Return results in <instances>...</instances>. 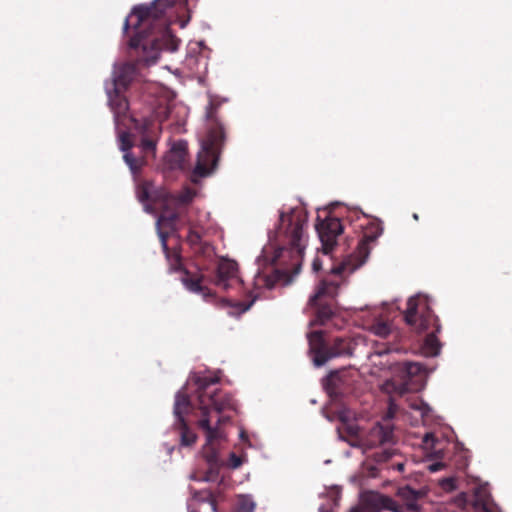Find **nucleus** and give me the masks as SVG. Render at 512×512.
<instances>
[{
	"label": "nucleus",
	"instance_id": "nucleus-34",
	"mask_svg": "<svg viewBox=\"0 0 512 512\" xmlns=\"http://www.w3.org/2000/svg\"><path fill=\"white\" fill-rule=\"evenodd\" d=\"M229 462H230V466L232 468H238L242 464V459H241V457H239L235 453H231L230 454V458H229Z\"/></svg>",
	"mask_w": 512,
	"mask_h": 512
},
{
	"label": "nucleus",
	"instance_id": "nucleus-42",
	"mask_svg": "<svg viewBox=\"0 0 512 512\" xmlns=\"http://www.w3.org/2000/svg\"><path fill=\"white\" fill-rule=\"evenodd\" d=\"M449 485H450V491H451L452 489H454V482H453L452 478H450Z\"/></svg>",
	"mask_w": 512,
	"mask_h": 512
},
{
	"label": "nucleus",
	"instance_id": "nucleus-6",
	"mask_svg": "<svg viewBox=\"0 0 512 512\" xmlns=\"http://www.w3.org/2000/svg\"><path fill=\"white\" fill-rule=\"evenodd\" d=\"M404 320L416 332H424L430 327L435 326L438 331L436 318L429 307L428 300L424 296H414L409 298L407 309L404 313Z\"/></svg>",
	"mask_w": 512,
	"mask_h": 512
},
{
	"label": "nucleus",
	"instance_id": "nucleus-23",
	"mask_svg": "<svg viewBox=\"0 0 512 512\" xmlns=\"http://www.w3.org/2000/svg\"><path fill=\"white\" fill-rule=\"evenodd\" d=\"M123 91L114 88L113 93H109V104L117 119L125 116L129 107L128 100L122 94Z\"/></svg>",
	"mask_w": 512,
	"mask_h": 512
},
{
	"label": "nucleus",
	"instance_id": "nucleus-21",
	"mask_svg": "<svg viewBox=\"0 0 512 512\" xmlns=\"http://www.w3.org/2000/svg\"><path fill=\"white\" fill-rule=\"evenodd\" d=\"M203 232V227L190 224L186 241L196 253L204 254L210 247L208 243L202 240Z\"/></svg>",
	"mask_w": 512,
	"mask_h": 512
},
{
	"label": "nucleus",
	"instance_id": "nucleus-10",
	"mask_svg": "<svg viewBox=\"0 0 512 512\" xmlns=\"http://www.w3.org/2000/svg\"><path fill=\"white\" fill-rule=\"evenodd\" d=\"M317 220L315 228L322 245V252L330 254L337 245L338 237L343 233V225L336 217H326L324 220L318 218Z\"/></svg>",
	"mask_w": 512,
	"mask_h": 512
},
{
	"label": "nucleus",
	"instance_id": "nucleus-38",
	"mask_svg": "<svg viewBox=\"0 0 512 512\" xmlns=\"http://www.w3.org/2000/svg\"><path fill=\"white\" fill-rule=\"evenodd\" d=\"M459 506L463 505L466 502V495L463 493L460 495V498L456 500Z\"/></svg>",
	"mask_w": 512,
	"mask_h": 512
},
{
	"label": "nucleus",
	"instance_id": "nucleus-17",
	"mask_svg": "<svg viewBox=\"0 0 512 512\" xmlns=\"http://www.w3.org/2000/svg\"><path fill=\"white\" fill-rule=\"evenodd\" d=\"M137 67L133 63H123L115 67L114 70V88L125 90L135 78Z\"/></svg>",
	"mask_w": 512,
	"mask_h": 512
},
{
	"label": "nucleus",
	"instance_id": "nucleus-7",
	"mask_svg": "<svg viewBox=\"0 0 512 512\" xmlns=\"http://www.w3.org/2000/svg\"><path fill=\"white\" fill-rule=\"evenodd\" d=\"M224 140L222 127L209 131L207 140L203 142L202 149L198 153L194 174L199 177L207 176L216 166L218 161L219 147Z\"/></svg>",
	"mask_w": 512,
	"mask_h": 512
},
{
	"label": "nucleus",
	"instance_id": "nucleus-12",
	"mask_svg": "<svg viewBox=\"0 0 512 512\" xmlns=\"http://www.w3.org/2000/svg\"><path fill=\"white\" fill-rule=\"evenodd\" d=\"M423 448L430 453L431 457L435 459L428 465L430 472H437L446 466L444 461L445 458V444L436 438L434 433L428 432L423 436L422 439Z\"/></svg>",
	"mask_w": 512,
	"mask_h": 512
},
{
	"label": "nucleus",
	"instance_id": "nucleus-27",
	"mask_svg": "<svg viewBox=\"0 0 512 512\" xmlns=\"http://www.w3.org/2000/svg\"><path fill=\"white\" fill-rule=\"evenodd\" d=\"M256 503L248 495H240L237 498L233 512H254Z\"/></svg>",
	"mask_w": 512,
	"mask_h": 512
},
{
	"label": "nucleus",
	"instance_id": "nucleus-24",
	"mask_svg": "<svg viewBox=\"0 0 512 512\" xmlns=\"http://www.w3.org/2000/svg\"><path fill=\"white\" fill-rule=\"evenodd\" d=\"M397 496L405 502V506L401 505L403 507V512H405V509L411 510V511H417L418 510V504L417 501L420 498V493L414 489H412L409 486L400 487L397 491Z\"/></svg>",
	"mask_w": 512,
	"mask_h": 512
},
{
	"label": "nucleus",
	"instance_id": "nucleus-28",
	"mask_svg": "<svg viewBox=\"0 0 512 512\" xmlns=\"http://www.w3.org/2000/svg\"><path fill=\"white\" fill-rule=\"evenodd\" d=\"M371 332L380 338H387L393 332L392 326L385 321L377 320L370 328Z\"/></svg>",
	"mask_w": 512,
	"mask_h": 512
},
{
	"label": "nucleus",
	"instance_id": "nucleus-5",
	"mask_svg": "<svg viewBox=\"0 0 512 512\" xmlns=\"http://www.w3.org/2000/svg\"><path fill=\"white\" fill-rule=\"evenodd\" d=\"M308 342L313 363L317 367L323 366L333 358L352 357L357 345L352 337H326L323 331L309 333Z\"/></svg>",
	"mask_w": 512,
	"mask_h": 512
},
{
	"label": "nucleus",
	"instance_id": "nucleus-3",
	"mask_svg": "<svg viewBox=\"0 0 512 512\" xmlns=\"http://www.w3.org/2000/svg\"><path fill=\"white\" fill-rule=\"evenodd\" d=\"M217 382L218 378L210 377H199L196 380L198 409L201 412V418L197 425L205 434L204 448L209 450L207 452L209 460L216 457V445L225 438L223 425L230 421L228 416H218L216 424L213 426L211 410L220 414L225 410L236 409L235 400L229 393L213 387Z\"/></svg>",
	"mask_w": 512,
	"mask_h": 512
},
{
	"label": "nucleus",
	"instance_id": "nucleus-40",
	"mask_svg": "<svg viewBox=\"0 0 512 512\" xmlns=\"http://www.w3.org/2000/svg\"><path fill=\"white\" fill-rule=\"evenodd\" d=\"M348 432H349L350 435H356L357 434L356 428L353 427V426H349L348 427Z\"/></svg>",
	"mask_w": 512,
	"mask_h": 512
},
{
	"label": "nucleus",
	"instance_id": "nucleus-18",
	"mask_svg": "<svg viewBox=\"0 0 512 512\" xmlns=\"http://www.w3.org/2000/svg\"><path fill=\"white\" fill-rule=\"evenodd\" d=\"M133 146L131 136L127 132H123L120 135V149L125 152L123 158L126 164L129 166L131 172L136 174L140 171L145 161L143 157H136L128 150Z\"/></svg>",
	"mask_w": 512,
	"mask_h": 512
},
{
	"label": "nucleus",
	"instance_id": "nucleus-19",
	"mask_svg": "<svg viewBox=\"0 0 512 512\" xmlns=\"http://www.w3.org/2000/svg\"><path fill=\"white\" fill-rule=\"evenodd\" d=\"M381 232L382 229L379 225H372L369 230L364 233L357 246V252L361 258L359 265H362L366 261L370 253L369 245L380 236Z\"/></svg>",
	"mask_w": 512,
	"mask_h": 512
},
{
	"label": "nucleus",
	"instance_id": "nucleus-31",
	"mask_svg": "<svg viewBox=\"0 0 512 512\" xmlns=\"http://www.w3.org/2000/svg\"><path fill=\"white\" fill-rule=\"evenodd\" d=\"M398 406L390 399L388 409L383 417V423H390V420L396 416Z\"/></svg>",
	"mask_w": 512,
	"mask_h": 512
},
{
	"label": "nucleus",
	"instance_id": "nucleus-26",
	"mask_svg": "<svg viewBox=\"0 0 512 512\" xmlns=\"http://www.w3.org/2000/svg\"><path fill=\"white\" fill-rule=\"evenodd\" d=\"M160 240H161V245H162L163 251L166 255V258L170 262L171 267L174 270H178L181 267L180 255L175 251L174 252L170 251V249L167 245V234L166 233L160 232Z\"/></svg>",
	"mask_w": 512,
	"mask_h": 512
},
{
	"label": "nucleus",
	"instance_id": "nucleus-15",
	"mask_svg": "<svg viewBox=\"0 0 512 512\" xmlns=\"http://www.w3.org/2000/svg\"><path fill=\"white\" fill-rule=\"evenodd\" d=\"M238 264L233 260L223 259L217 267L216 284L228 289L231 282H238Z\"/></svg>",
	"mask_w": 512,
	"mask_h": 512
},
{
	"label": "nucleus",
	"instance_id": "nucleus-11",
	"mask_svg": "<svg viewBox=\"0 0 512 512\" xmlns=\"http://www.w3.org/2000/svg\"><path fill=\"white\" fill-rule=\"evenodd\" d=\"M382 510L403 512V507L387 495L373 493L366 499L364 505L354 507L350 512H380Z\"/></svg>",
	"mask_w": 512,
	"mask_h": 512
},
{
	"label": "nucleus",
	"instance_id": "nucleus-9",
	"mask_svg": "<svg viewBox=\"0 0 512 512\" xmlns=\"http://www.w3.org/2000/svg\"><path fill=\"white\" fill-rule=\"evenodd\" d=\"M191 409V402L188 395L184 392H178L175 396L174 415L176 425L179 429L180 440L183 446H191L196 442V434L189 428L184 415Z\"/></svg>",
	"mask_w": 512,
	"mask_h": 512
},
{
	"label": "nucleus",
	"instance_id": "nucleus-37",
	"mask_svg": "<svg viewBox=\"0 0 512 512\" xmlns=\"http://www.w3.org/2000/svg\"><path fill=\"white\" fill-rule=\"evenodd\" d=\"M192 200V196L190 194L182 195L179 197V201L181 203H189Z\"/></svg>",
	"mask_w": 512,
	"mask_h": 512
},
{
	"label": "nucleus",
	"instance_id": "nucleus-1",
	"mask_svg": "<svg viewBox=\"0 0 512 512\" xmlns=\"http://www.w3.org/2000/svg\"><path fill=\"white\" fill-rule=\"evenodd\" d=\"M170 6L167 0H155L151 5L135 7L123 25L127 33L131 25L135 34L129 40L131 48L142 47L145 61L154 64L162 50L174 52L178 49L180 40L170 31L163 19L165 11Z\"/></svg>",
	"mask_w": 512,
	"mask_h": 512
},
{
	"label": "nucleus",
	"instance_id": "nucleus-33",
	"mask_svg": "<svg viewBox=\"0 0 512 512\" xmlns=\"http://www.w3.org/2000/svg\"><path fill=\"white\" fill-rule=\"evenodd\" d=\"M137 196L140 202L149 200V191L146 186H141L137 191Z\"/></svg>",
	"mask_w": 512,
	"mask_h": 512
},
{
	"label": "nucleus",
	"instance_id": "nucleus-29",
	"mask_svg": "<svg viewBox=\"0 0 512 512\" xmlns=\"http://www.w3.org/2000/svg\"><path fill=\"white\" fill-rule=\"evenodd\" d=\"M178 218L177 212L164 210L158 218V223L173 229Z\"/></svg>",
	"mask_w": 512,
	"mask_h": 512
},
{
	"label": "nucleus",
	"instance_id": "nucleus-36",
	"mask_svg": "<svg viewBox=\"0 0 512 512\" xmlns=\"http://www.w3.org/2000/svg\"><path fill=\"white\" fill-rule=\"evenodd\" d=\"M339 379L338 372H332L329 376V381L332 385H336V381Z\"/></svg>",
	"mask_w": 512,
	"mask_h": 512
},
{
	"label": "nucleus",
	"instance_id": "nucleus-4",
	"mask_svg": "<svg viewBox=\"0 0 512 512\" xmlns=\"http://www.w3.org/2000/svg\"><path fill=\"white\" fill-rule=\"evenodd\" d=\"M348 269V264L343 262L331 269L328 276L319 281L314 294L310 296L308 306L314 310L319 325H325L337 312V297L339 289L344 283L343 273Z\"/></svg>",
	"mask_w": 512,
	"mask_h": 512
},
{
	"label": "nucleus",
	"instance_id": "nucleus-39",
	"mask_svg": "<svg viewBox=\"0 0 512 512\" xmlns=\"http://www.w3.org/2000/svg\"><path fill=\"white\" fill-rule=\"evenodd\" d=\"M320 268H321V264H320V262H319L318 260H315V261L313 262V269H314L315 271H318Z\"/></svg>",
	"mask_w": 512,
	"mask_h": 512
},
{
	"label": "nucleus",
	"instance_id": "nucleus-13",
	"mask_svg": "<svg viewBox=\"0 0 512 512\" xmlns=\"http://www.w3.org/2000/svg\"><path fill=\"white\" fill-rule=\"evenodd\" d=\"M426 376L425 367L418 362H406L401 369V391L416 390L422 384Z\"/></svg>",
	"mask_w": 512,
	"mask_h": 512
},
{
	"label": "nucleus",
	"instance_id": "nucleus-20",
	"mask_svg": "<svg viewBox=\"0 0 512 512\" xmlns=\"http://www.w3.org/2000/svg\"><path fill=\"white\" fill-rule=\"evenodd\" d=\"M181 280L189 291L202 294L204 297L211 296L209 289L202 285L203 276L200 273L184 270Z\"/></svg>",
	"mask_w": 512,
	"mask_h": 512
},
{
	"label": "nucleus",
	"instance_id": "nucleus-14",
	"mask_svg": "<svg viewBox=\"0 0 512 512\" xmlns=\"http://www.w3.org/2000/svg\"><path fill=\"white\" fill-rule=\"evenodd\" d=\"M187 143L178 141L173 144L170 151L165 156V165L170 170L187 169Z\"/></svg>",
	"mask_w": 512,
	"mask_h": 512
},
{
	"label": "nucleus",
	"instance_id": "nucleus-25",
	"mask_svg": "<svg viewBox=\"0 0 512 512\" xmlns=\"http://www.w3.org/2000/svg\"><path fill=\"white\" fill-rule=\"evenodd\" d=\"M441 345L435 335V331L428 333L421 346L422 353L427 357H434L439 354Z\"/></svg>",
	"mask_w": 512,
	"mask_h": 512
},
{
	"label": "nucleus",
	"instance_id": "nucleus-30",
	"mask_svg": "<svg viewBox=\"0 0 512 512\" xmlns=\"http://www.w3.org/2000/svg\"><path fill=\"white\" fill-rule=\"evenodd\" d=\"M456 454H460L461 463L459 464V468H465L467 466L468 460V451L464 449L463 445L460 443H456L454 447Z\"/></svg>",
	"mask_w": 512,
	"mask_h": 512
},
{
	"label": "nucleus",
	"instance_id": "nucleus-32",
	"mask_svg": "<svg viewBox=\"0 0 512 512\" xmlns=\"http://www.w3.org/2000/svg\"><path fill=\"white\" fill-rule=\"evenodd\" d=\"M156 149V142L153 139L143 138L141 140V150L145 153L154 154Z\"/></svg>",
	"mask_w": 512,
	"mask_h": 512
},
{
	"label": "nucleus",
	"instance_id": "nucleus-2",
	"mask_svg": "<svg viewBox=\"0 0 512 512\" xmlns=\"http://www.w3.org/2000/svg\"><path fill=\"white\" fill-rule=\"evenodd\" d=\"M307 221V212L302 208H294L280 215L277 230L279 247L275 251L273 263L277 266V279L285 284H289L300 272L307 244Z\"/></svg>",
	"mask_w": 512,
	"mask_h": 512
},
{
	"label": "nucleus",
	"instance_id": "nucleus-22",
	"mask_svg": "<svg viewBox=\"0 0 512 512\" xmlns=\"http://www.w3.org/2000/svg\"><path fill=\"white\" fill-rule=\"evenodd\" d=\"M408 407L411 409L416 420H421L423 425H426L431 419V408L427 403L417 396L408 400Z\"/></svg>",
	"mask_w": 512,
	"mask_h": 512
},
{
	"label": "nucleus",
	"instance_id": "nucleus-41",
	"mask_svg": "<svg viewBox=\"0 0 512 512\" xmlns=\"http://www.w3.org/2000/svg\"><path fill=\"white\" fill-rule=\"evenodd\" d=\"M441 484H442L443 486H444L445 484H447V485H448V477H444V478H442V480H441Z\"/></svg>",
	"mask_w": 512,
	"mask_h": 512
},
{
	"label": "nucleus",
	"instance_id": "nucleus-35",
	"mask_svg": "<svg viewBox=\"0 0 512 512\" xmlns=\"http://www.w3.org/2000/svg\"><path fill=\"white\" fill-rule=\"evenodd\" d=\"M216 111H217V106L212 104V103H210L208 108H207V111H206L207 119L211 120V121H214L215 120Z\"/></svg>",
	"mask_w": 512,
	"mask_h": 512
},
{
	"label": "nucleus",
	"instance_id": "nucleus-16",
	"mask_svg": "<svg viewBox=\"0 0 512 512\" xmlns=\"http://www.w3.org/2000/svg\"><path fill=\"white\" fill-rule=\"evenodd\" d=\"M473 507L476 511L502 512L501 508L491 498L488 486L480 485L474 491Z\"/></svg>",
	"mask_w": 512,
	"mask_h": 512
},
{
	"label": "nucleus",
	"instance_id": "nucleus-8",
	"mask_svg": "<svg viewBox=\"0 0 512 512\" xmlns=\"http://www.w3.org/2000/svg\"><path fill=\"white\" fill-rule=\"evenodd\" d=\"M396 441V435L391 423L378 422L366 434L363 444L367 448L385 447L380 460L387 461L393 455L388 447L394 445Z\"/></svg>",
	"mask_w": 512,
	"mask_h": 512
}]
</instances>
